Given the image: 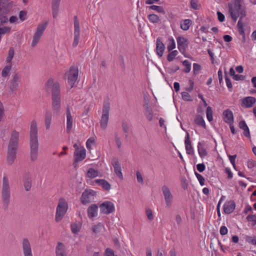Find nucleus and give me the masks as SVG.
Segmentation results:
<instances>
[{"label": "nucleus", "mask_w": 256, "mask_h": 256, "mask_svg": "<svg viewBox=\"0 0 256 256\" xmlns=\"http://www.w3.org/2000/svg\"><path fill=\"white\" fill-rule=\"evenodd\" d=\"M86 150L83 147H80V150L75 151L74 154V158L76 159V162L82 161L86 158Z\"/></svg>", "instance_id": "nucleus-16"}, {"label": "nucleus", "mask_w": 256, "mask_h": 256, "mask_svg": "<svg viewBox=\"0 0 256 256\" xmlns=\"http://www.w3.org/2000/svg\"><path fill=\"white\" fill-rule=\"evenodd\" d=\"M256 102V99L254 97L248 96L242 99V103L246 108L252 107Z\"/></svg>", "instance_id": "nucleus-23"}, {"label": "nucleus", "mask_w": 256, "mask_h": 256, "mask_svg": "<svg viewBox=\"0 0 256 256\" xmlns=\"http://www.w3.org/2000/svg\"><path fill=\"white\" fill-rule=\"evenodd\" d=\"M12 7L10 3L4 0H0V16L6 14L10 11Z\"/></svg>", "instance_id": "nucleus-15"}, {"label": "nucleus", "mask_w": 256, "mask_h": 256, "mask_svg": "<svg viewBox=\"0 0 256 256\" xmlns=\"http://www.w3.org/2000/svg\"><path fill=\"white\" fill-rule=\"evenodd\" d=\"M112 165L114 168V171L116 176L121 180H123V176L122 172L121 167L118 158H114L112 160Z\"/></svg>", "instance_id": "nucleus-17"}, {"label": "nucleus", "mask_w": 256, "mask_h": 256, "mask_svg": "<svg viewBox=\"0 0 256 256\" xmlns=\"http://www.w3.org/2000/svg\"><path fill=\"white\" fill-rule=\"evenodd\" d=\"M238 126L240 128L244 130L243 134L246 138H250V130L244 120H242L239 122Z\"/></svg>", "instance_id": "nucleus-25"}, {"label": "nucleus", "mask_w": 256, "mask_h": 256, "mask_svg": "<svg viewBox=\"0 0 256 256\" xmlns=\"http://www.w3.org/2000/svg\"><path fill=\"white\" fill-rule=\"evenodd\" d=\"M162 38L158 37L156 39V52L159 57H162L164 54V52L165 50V46L162 42Z\"/></svg>", "instance_id": "nucleus-18"}, {"label": "nucleus", "mask_w": 256, "mask_h": 256, "mask_svg": "<svg viewBox=\"0 0 256 256\" xmlns=\"http://www.w3.org/2000/svg\"><path fill=\"white\" fill-rule=\"evenodd\" d=\"M194 174L199 181V182L201 186H204V178L200 174L196 172H194Z\"/></svg>", "instance_id": "nucleus-48"}, {"label": "nucleus", "mask_w": 256, "mask_h": 256, "mask_svg": "<svg viewBox=\"0 0 256 256\" xmlns=\"http://www.w3.org/2000/svg\"><path fill=\"white\" fill-rule=\"evenodd\" d=\"M246 240L248 243L256 246V236H246Z\"/></svg>", "instance_id": "nucleus-41"}, {"label": "nucleus", "mask_w": 256, "mask_h": 256, "mask_svg": "<svg viewBox=\"0 0 256 256\" xmlns=\"http://www.w3.org/2000/svg\"><path fill=\"white\" fill-rule=\"evenodd\" d=\"M68 206L64 198H60L56 210L55 220L60 222L66 212Z\"/></svg>", "instance_id": "nucleus-5"}, {"label": "nucleus", "mask_w": 256, "mask_h": 256, "mask_svg": "<svg viewBox=\"0 0 256 256\" xmlns=\"http://www.w3.org/2000/svg\"><path fill=\"white\" fill-rule=\"evenodd\" d=\"M98 206L96 204H91L88 208V215L89 218H92L98 214Z\"/></svg>", "instance_id": "nucleus-24"}, {"label": "nucleus", "mask_w": 256, "mask_h": 256, "mask_svg": "<svg viewBox=\"0 0 256 256\" xmlns=\"http://www.w3.org/2000/svg\"><path fill=\"white\" fill-rule=\"evenodd\" d=\"M96 196V192L94 190H86L82 194L80 198L81 203L86 205L91 202Z\"/></svg>", "instance_id": "nucleus-9"}, {"label": "nucleus", "mask_w": 256, "mask_h": 256, "mask_svg": "<svg viewBox=\"0 0 256 256\" xmlns=\"http://www.w3.org/2000/svg\"><path fill=\"white\" fill-rule=\"evenodd\" d=\"M95 182L100 186L106 190H109L110 189L111 186L110 184L104 179L96 180Z\"/></svg>", "instance_id": "nucleus-28"}, {"label": "nucleus", "mask_w": 256, "mask_h": 256, "mask_svg": "<svg viewBox=\"0 0 256 256\" xmlns=\"http://www.w3.org/2000/svg\"><path fill=\"white\" fill-rule=\"evenodd\" d=\"M11 68V65H7L4 66L2 72V76L4 78L8 76L10 74Z\"/></svg>", "instance_id": "nucleus-37"}, {"label": "nucleus", "mask_w": 256, "mask_h": 256, "mask_svg": "<svg viewBox=\"0 0 256 256\" xmlns=\"http://www.w3.org/2000/svg\"><path fill=\"white\" fill-rule=\"evenodd\" d=\"M182 64L185 66L183 70V72L186 73H188L190 72L191 69V64L188 60H184L182 62Z\"/></svg>", "instance_id": "nucleus-39"}, {"label": "nucleus", "mask_w": 256, "mask_h": 256, "mask_svg": "<svg viewBox=\"0 0 256 256\" xmlns=\"http://www.w3.org/2000/svg\"><path fill=\"white\" fill-rule=\"evenodd\" d=\"M21 76L18 73H16L12 76V79L10 80V89L12 92H15L18 89V83L20 81Z\"/></svg>", "instance_id": "nucleus-13"}, {"label": "nucleus", "mask_w": 256, "mask_h": 256, "mask_svg": "<svg viewBox=\"0 0 256 256\" xmlns=\"http://www.w3.org/2000/svg\"><path fill=\"white\" fill-rule=\"evenodd\" d=\"M60 106V86L58 84H56L52 90V108L54 114H58Z\"/></svg>", "instance_id": "nucleus-3"}, {"label": "nucleus", "mask_w": 256, "mask_h": 256, "mask_svg": "<svg viewBox=\"0 0 256 256\" xmlns=\"http://www.w3.org/2000/svg\"><path fill=\"white\" fill-rule=\"evenodd\" d=\"M56 256H65L64 245L61 242H58L56 249Z\"/></svg>", "instance_id": "nucleus-27"}, {"label": "nucleus", "mask_w": 256, "mask_h": 256, "mask_svg": "<svg viewBox=\"0 0 256 256\" xmlns=\"http://www.w3.org/2000/svg\"><path fill=\"white\" fill-rule=\"evenodd\" d=\"M22 246L24 256H32L30 244L28 238L22 240Z\"/></svg>", "instance_id": "nucleus-14"}, {"label": "nucleus", "mask_w": 256, "mask_h": 256, "mask_svg": "<svg viewBox=\"0 0 256 256\" xmlns=\"http://www.w3.org/2000/svg\"><path fill=\"white\" fill-rule=\"evenodd\" d=\"M104 256H115L114 251L110 248H107L105 250Z\"/></svg>", "instance_id": "nucleus-57"}, {"label": "nucleus", "mask_w": 256, "mask_h": 256, "mask_svg": "<svg viewBox=\"0 0 256 256\" xmlns=\"http://www.w3.org/2000/svg\"><path fill=\"white\" fill-rule=\"evenodd\" d=\"M80 35V34H74V40L72 44L73 47H76L78 46L79 42Z\"/></svg>", "instance_id": "nucleus-58"}, {"label": "nucleus", "mask_w": 256, "mask_h": 256, "mask_svg": "<svg viewBox=\"0 0 256 256\" xmlns=\"http://www.w3.org/2000/svg\"><path fill=\"white\" fill-rule=\"evenodd\" d=\"M48 24V22H46L44 24H38L36 32L34 34L32 42V46L34 47L38 42L42 36L44 32L46 30Z\"/></svg>", "instance_id": "nucleus-7"}, {"label": "nucleus", "mask_w": 256, "mask_h": 256, "mask_svg": "<svg viewBox=\"0 0 256 256\" xmlns=\"http://www.w3.org/2000/svg\"><path fill=\"white\" fill-rule=\"evenodd\" d=\"M98 172L93 168H90L87 172V176L90 178H94L98 176Z\"/></svg>", "instance_id": "nucleus-34"}, {"label": "nucleus", "mask_w": 256, "mask_h": 256, "mask_svg": "<svg viewBox=\"0 0 256 256\" xmlns=\"http://www.w3.org/2000/svg\"><path fill=\"white\" fill-rule=\"evenodd\" d=\"M180 69V67L178 66H174V68H168V72L170 74H172L176 72L178 70Z\"/></svg>", "instance_id": "nucleus-64"}, {"label": "nucleus", "mask_w": 256, "mask_h": 256, "mask_svg": "<svg viewBox=\"0 0 256 256\" xmlns=\"http://www.w3.org/2000/svg\"><path fill=\"white\" fill-rule=\"evenodd\" d=\"M246 219L248 222H252V225L254 226L256 225V215L249 214L247 216Z\"/></svg>", "instance_id": "nucleus-46"}, {"label": "nucleus", "mask_w": 256, "mask_h": 256, "mask_svg": "<svg viewBox=\"0 0 256 256\" xmlns=\"http://www.w3.org/2000/svg\"><path fill=\"white\" fill-rule=\"evenodd\" d=\"M80 229V227L76 224H71V230L74 234H77Z\"/></svg>", "instance_id": "nucleus-50"}, {"label": "nucleus", "mask_w": 256, "mask_h": 256, "mask_svg": "<svg viewBox=\"0 0 256 256\" xmlns=\"http://www.w3.org/2000/svg\"><path fill=\"white\" fill-rule=\"evenodd\" d=\"M52 118V114L50 112L46 110L45 114L44 122L46 130L50 128Z\"/></svg>", "instance_id": "nucleus-29"}, {"label": "nucleus", "mask_w": 256, "mask_h": 256, "mask_svg": "<svg viewBox=\"0 0 256 256\" xmlns=\"http://www.w3.org/2000/svg\"><path fill=\"white\" fill-rule=\"evenodd\" d=\"M10 31V28L8 26H4L0 28V36L2 34H4L8 33Z\"/></svg>", "instance_id": "nucleus-55"}, {"label": "nucleus", "mask_w": 256, "mask_h": 256, "mask_svg": "<svg viewBox=\"0 0 256 256\" xmlns=\"http://www.w3.org/2000/svg\"><path fill=\"white\" fill-rule=\"evenodd\" d=\"M228 230L227 228L224 226H222L220 227V234L222 236L226 235L228 234Z\"/></svg>", "instance_id": "nucleus-62"}, {"label": "nucleus", "mask_w": 256, "mask_h": 256, "mask_svg": "<svg viewBox=\"0 0 256 256\" xmlns=\"http://www.w3.org/2000/svg\"><path fill=\"white\" fill-rule=\"evenodd\" d=\"M236 204L234 200L226 202L224 206V211L226 214H231L235 209Z\"/></svg>", "instance_id": "nucleus-20"}, {"label": "nucleus", "mask_w": 256, "mask_h": 256, "mask_svg": "<svg viewBox=\"0 0 256 256\" xmlns=\"http://www.w3.org/2000/svg\"><path fill=\"white\" fill-rule=\"evenodd\" d=\"M182 96L183 100L185 101H192L191 96L190 94L188 92H182Z\"/></svg>", "instance_id": "nucleus-49"}, {"label": "nucleus", "mask_w": 256, "mask_h": 256, "mask_svg": "<svg viewBox=\"0 0 256 256\" xmlns=\"http://www.w3.org/2000/svg\"><path fill=\"white\" fill-rule=\"evenodd\" d=\"M2 200L4 209L8 208L10 202V190L8 178L4 176L2 180Z\"/></svg>", "instance_id": "nucleus-4"}, {"label": "nucleus", "mask_w": 256, "mask_h": 256, "mask_svg": "<svg viewBox=\"0 0 256 256\" xmlns=\"http://www.w3.org/2000/svg\"><path fill=\"white\" fill-rule=\"evenodd\" d=\"M206 117L208 120L210 122L212 120V110L210 106H208L206 110Z\"/></svg>", "instance_id": "nucleus-42"}, {"label": "nucleus", "mask_w": 256, "mask_h": 256, "mask_svg": "<svg viewBox=\"0 0 256 256\" xmlns=\"http://www.w3.org/2000/svg\"><path fill=\"white\" fill-rule=\"evenodd\" d=\"M122 128L123 131L126 133L128 134L129 131V127L127 122H122Z\"/></svg>", "instance_id": "nucleus-61"}, {"label": "nucleus", "mask_w": 256, "mask_h": 256, "mask_svg": "<svg viewBox=\"0 0 256 256\" xmlns=\"http://www.w3.org/2000/svg\"><path fill=\"white\" fill-rule=\"evenodd\" d=\"M177 43L180 52L182 54L184 53L189 44L188 40L183 36H178L177 38Z\"/></svg>", "instance_id": "nucleus-12"}, {"label": "nucleus", "mask_w": 256, "mask_h": 256, "mask_svg": "<svg viewBox=\"0 0 256 256\" xmlns=\"http://www.w3.org/2000/svg\"><path fill=\"white\" fill-rule=\"evenodd\" d=\"M149 8L154 10L158 12L162 13V14H165L166 12L163 8V7L156 5H152L149 6Z\"/></svg>", "instance_id": "nucleus-38"}, {"label": "nucleus", "mask_w": 256, "mask_h": 256, "mask_svg": "<svg viewBox=\"0 0 256 256\" xmlns=\"http://www.w3.org/2000/svg\"><path fill=\"white\" fill-rule=\"evenodd\" d=\"M27 12L25 10H21L19 13V18L22 21H24L26 18Z\"/></svg>", "instance_id": "nucleus-56"}, {"label": "nucleus", "mask_w": 256, "mask_h": 256, "mask_svg": "<svg viewBox=\"0 0 256 256\" xmlns=\"http://www.w3.org/2000/svg\"><path fill=\"white\" fill-rule=\"evenodd\" d=\"M241 0H234V8L236 10L237 12H239V11L241 9Z\"/></svg>", "instance_id": "nucleus-54"}, {"label": "nucleus", "mask_w": 256, "mask_h": 256, "mask_svg": "<svg viewBox=\"0 0 256 256\" xmlns=\"http://www.w3.org/2000/svg\"><path fill=\"white\" fill-rule=\"evenodd\" d=\"M184 143H185L186 148H187V146H190V144H192L190 140V134L188 132H186V134L185 137Z\"/></svg>", "instance_id": "nucleus-60"}, {"label": "nucleus", "mask_w": 256, "mask_h": 256, "mask_svg": "<svg viewBox=\"0 0 256 256\" xmlns=\"http://www.w3.org/2000/svg\"><path fill=\"white\" fill-rule=\"evenodd\" d=\"M190 8L194 10H198L199 6L198 4V0H190Z\"/></svg>", "instance_id": "nucleus-53"}, {"label": "nucleus", "mask_w": 256, "mask_h": 256, "mask_svg": "<svg viewBox=\"0 0 256 256\" xmlns=\"http://www.w3.org/2000/svg\"><path fill=\"white\" fill-rule=\"evenodd\" d=\"M19 143V133L13 130L10 134L6 160L8 164H12L16 157Z\"/></svg>", "instance_id": "nucleus-1"}, {"label": "nucleus", "mask_w": 256, "mask_h": 256, "mask_svg": "<svg viewBox=\"0 0 256 256\" xmlns=\"http://www.w3.org/2000/svg\"><path fill=\"white\" fill-rule=\"evenodd\" d=\"M110 110V103L108 100H104L102 108V114L100 122V126L104 130L108 126Z\"/></svg>", "instance_id": "nucleus-6"}, {"label": "nucleus", "mask_w": 256, "mask_h": 256, "mask_svg": "<svg viewBox=\"0 0 256 256\" xmlns=\"http://www.w3.org/2000/svg\"><path fill=\"white\" fill-rule=\"evenodd\" d=\"M237 26L239 34L242 36L244 35L245 33L244 28H243V24L242 22H241V20L238 21Z\"/></svg>", "instance_id": "nucleus-45"}, {"label": "nucleus", "mask_w": 256, "mask_h": 256, "mask_svg": "<svg viewBox=\"0 0 256 256\" xmlns=\"http://www.w3.org/2000/svg\"><path fill=\"white\" fill-rule=\"evenodd\" d=\"M192 24V20L190 19H186L182 21L180 24V27L182 29L184 30H187L189 29L190 26Z\"/></svg>", "instance_id": "nucleus-32"}, {"label": "nucleus", "mask_w": 256, "mask_h": 256, "mask_svg": "<svg viewBox=\"0 0 256 256\" xmlns=\"http://www.w3.org/2000/svg\"><path fill=\"white\" fill-rule=\"evenodd\" d=\"M100 213L108 214L115 210L114 204L110 201H105L100 205Z\"/></svg>", "instance_id": "nucleus-10"}, {"label": "nucleus", "mask_w": 256, "mask_h": 256, "mask_svg": "<svg viewBox=\"0 0 256 256\" xmlns=\"http://www.w3.org/2000/svg\"><path fill=\"white\" fill-rule=\"evenodd\" d=\"M201 70V66L198 64L194 63L193 64V72L194 74H197Z\"/></svg>", "instance_id": "nucleus-51"}, {"label": "nucleus", "mask_w": 256, "mask_h": 256, "mask_svg": "<svg viewBox=\"0 0 256 256\" xmlns=\"http://www.w3.org/2000/svg\"><path fill=\"white\" fill-rule=\"evenodd\" d=\"M14 54V51L13 48H10L8 50V56L6 58V61L8 63L10 62Z\"/></svg>", "instance_id": "nucleus-40"}, {"label": "nucleus", "mask_w": 256, "mask_h": 256, "mask_svg": "<svg viewBox=\"0 0 256 256\" xmlns=\"http://www.w3.org/2000/svg\"><path fill=\"white\" fill-rule=\"evenodd\" d=\"M198 154L201 158H203L208 155V152L201 142L198 143Z\"/></svg>", "instance_id": "nucleus-30"}, {"label": "nucleus", "mask_w": 256, "mask_h": 256, "mask_svg": "<svg viewBox=\"0 0 256 256\" xmlns=\"http://www.w3.org/2000/svg\"><path fill=\"white\" fill-rule=\"evenodd\" d=\"M178 52L176 50H172L167 56V60L170 62L175 59V57L178 55Z\"/></svg>", "instance_id": "nucleus-36"}, {"label": "nucleus", "mask_w": 256, "mask_h": 256, "mask_svg": "<svg viewBox=\"0 0 256 256\" xmlns=\"http://www.w3.org/2000/svg\"><path fill=\"white\" fill-rule=\"evenodd\" d=\"M24 186L26 191L30 190L32 187V178L29 173L26 174L24 176Z\"/></svg>", "instance_id": "nucleus-22"}, {"label": "nucleus", "mask_w": 256, "mask_h": 256, "mask_svg": "<svg viewBox=\"0 0 256 256\" xmlns=\"http://www.w3.org/2000/svg\"><path fill=\"white\" fill-rule=\"evenodd\" d=\"M229 12L230 14V16L233 20L236 22L238 19V16H236L234 13L233 12V8L232 4H228Z\"/></svg>", "instance_id": "nucleus-44"}, {"label": "nucleus", "mask_w": 256, "mask_h": 256, "mask_svg": "<svg viewBox=\"0 0 256 256\" xmlns=\"http://www.w3.org/2000/svg\"><path fill=\"white\" fill-rule=\"evenodd\" d=\"M78 70L77 66H72L68 72L66 73L68 76V81L71 88L74 87L78 77Z\"/></svg>", "instance_id": "nucleus-8"}, {"label": "nucleus", "mask_w": 256, "mask_h": 256, "mask_svg": "<svg viewBox=\"0 0 256 256\" xmlns=\"http://www.w3.org/2000/svg\"><path fill=\"white\" fill-rule=\"evenodd\" d=\"M148 18L152 23H158L160 20L159 16L156 14H148Z\"/></svg>", "instance_id": "nucleus-35"}, {"label": "nucleus", "mask_w": 256, "mask_h": 256, "mask_svg": "<svg viewBox=\"0 0 256 256\" xmlns=\"http://www.w3.org/2000/svg\"><path fill=\"white\" fill-rule=\"evenodd\" d=\"M223 119L225 122L228 124H232L234 122V116L232 112L227 109L223 112Z\"/></svg>", "instance_id": "nucleus-19"}, {"label": "nucleus", "mask_w": 256, "mask_h": 256, "mask_svg": "<svg viewBox=\"0 0 256 256\" xmlns=\"http://www.w3.org/2000/svg\"><path fill=\"white\" fill-rule=\"evenodd\" d=\"M169 43L168 44L167 48L169 52L172 51V50L175 48H176V44L174 40L172 38L171 39H169Z\"/></svg>", "instance_id": "nucleus-43"}, {"label": "nucleus", "mask_w": 256, "mask_h": 256, "mask_svg": "<svg viewBox=\"0 0 256 256\" xmlns=\"http://www.w3.org/2000/svg\"><path fill=\"white\" fill-rule=\"evenodd\" d=\"M74 34H80V23L76 16H74Z\"/></svg>", "instance_id": "nucleus-33"}, {"label": "nucleus", "mask_w": 256, "mask_h": 256, "mask_svg": "<svg viewBox=\"0 0 256 256\" xmlns=\"http://www.w3.org/2000/svg\"><path fill=\"white\" fill-rule=\"evenodd\" d=\"M162 190L166 206L169 208L171 206L172 204L173 196L172 195L169 188L165 185L162 186Z\"/></svg>", "instance_id": "nucleus-11"}, {"label": "nucleus", "mask_w": 256, "mask_h": 256, "mask_svg": "<svg viewBox=\"0 0 256 256\" xmlns=\"http://www.w3.org/2000/svg\"><path fill=\"white\" fill-rule=\"evenodd\" d=\"M196 168L200 172H202L205 170L206 166L204 163L199 164L196 165Z\"/></svg>", "instance_id": "nucleus-59"}, {"label": "nucleus", "mask_w": 256, "mask_h": 256, "mask_svg": "<svg viewBox=\"0 0 256 256\" xmlns=\"http://www.w3.org/2000/svg\"><path fill=\"white\" fill-rule=\"evenodd\" d=\"M103 226V224H102L100 222H99L97 224L94 225L92 226V232L94 233H98L100 232V228Z\"/></svg>", "instance_id": "nucleus-47"}, {"label": "nucleus", "mask_w": 256, "mask_h": 256, "mask_svg": "<svg viewBox=\"0 0 256 256\" xmlns=\"http://www.w3.org/2000/svg\"><path fill=\"white\" fill-rule=\"evenodd\" d=\"M66 132L68 133L70 132L72 126V118L71 115L70 110V107L68 106L66 112Z\"/></svg>", "instance_id": "nucleus-21"}, {"label": "nucleus", "mask_w": 256, "mask_h": 256, "mask_svg": "<svg viewBox=\"0 0 256 256\" xmlns=\"http://www.w3.org/2000/svg\"><path fill=\"white\" fill-rule=\"evenodd\" d=\"M194 122L198 126H200L206 129V125L205 122L200 114L196 115L194 120Z\"/></svg>", "instance_id": "nucleus-31"}, {"label": "nucleus", "mask_w": 256, "mask_h": 256, "mask_svg": "<svg viewBox=\"0 0 256 256\" xmlns=\"http://www.w3.org/2000/svg\"><path fill=\"white\" fill-rule=\"evenodd\" d=\"M60 0H52V11L54 18H56L58 16Z\"/></svg>", "instance_id": "nucleus-26"}, {"label": "nucleus", "mask_w": 256, "mask_h": 256, "mask_svg": "<svg viewBox=\"0 0 256 256\" xmlns=\"http://www.w3.org/2000/svg\"><path fill=\"white\" fill-rule=\"evenodd\" d=\"M224 74H225L224 78H225V80H226L227 87L228 88L230 89V88H232V84L231 82V80H230V78L228 76V74L226 72H224Z\"/></svg>", "instance_id": "nucleus-52"}, {"label": "nucleus", "mask_w": 256, "mask_h": 256, "mask_svg": "<svg viewBox=\"0 0 256 256\" xmlns=\"http://www.w3.org/2000/svg\"><path fill=\"white\" fill-rule=\"evenodd\" d=\"M186 153L188 154L193 155L194 154V150L191 144L188 146L187 148H186Z\"/></svg>", "instance_id": "nucleus-63"}, {"label": "nucleus", "mask_w": 256, "mask_h": 256, "mask_svg": "<svg viewBox=\"0 0 256 256\" xmlns=\"http://www.w3.org/2000/svg\"><path fill=\"white\" fill-rule=\"evenodd\" d=\"M30 158L32 162L38 158V142L37 124L36 121H32L30 130Z\"/></svg>", "instance_id": "nucleus-2"}]
</instances>
